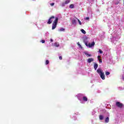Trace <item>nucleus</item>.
<instances>
[{
	"label": "nucleus",
	"instance_id": "f257e3e1",
	"mask_svg": "<svg viewBox=\"0 0 124 124\" xmlns=\"http://www.w3.org/2000/svg\"><path fill=\"white\" fill-rule=\"evenodd\" d=\"M97 73L98 74H99L101 79L102 80H105V75H104V73L103 72V71L101 70L100 68H98L97 70Z\"/></svg>",
	"mask_w": 124,
	"mask_h": 124
},
{
	"label": "nucleus",
	"instance_id": "f03ea898",
	"mask_svg": "<svg viewBox=\"0 0 124 124\" xmlns=\"http://www.w3.org/2000/svg\"><path fill=\"white\" fill-rule=\"evenodd\" d=\"M58 21H59V18L56 17L52 24V30H55V29L57 28V25H58Z\"/></svg>",
	"mask_w": 124,
	"mask_h": 124
},
{
	"label": "nucleus",
	"instance_id": "7ed1b4c3",
	"mask_svg": "<svg viewBox=\"0 0 124 124\" xmlns=\"http://www.w3.org/2000/svg\"><path fill=\"white\" fill-rule=\"evenodd\" d=\"M115 105L118 108H122L124 107V104L120 102H116Z\"/></svg>",
	"mask_w": 124,
	"mask_h": 124
},
{
	"label": "nucleus",
	"instance_id": "20e7f679",
	"mask_svg": "<svg viewBox=\"0 0 124 124\" xmlns=\"http://www.w3.org/2000/svg\"><path fill=\"white\" fill-rule=\"evenodd\" d=\"M54 19H55V16H52L51 17H50L49 18L48 21L47 22V24L48 25H50V24H52V22H53V20H54Z\"/></svg>",
	"mask_w": 124,
	"mask_h": 124
},
{
	"label": "nucleus",
	"instance_id": "39448f33",
	"mask_svg": "<svg viewBox=\"0 0 124 124\" xmlns=\"http://www.w3.org/2000/svg\"><path fill=\"white\" fill-rule=\"evenodd\" d=\"M94 44H95L94 42H93L92 43H89L88 47H89V48H91V47H93V46H94Z\"/></svg>",
	"mask_w": 124,
	"mask_h": 124
},
{
	"label": "nucleus",
	"instance_id": "423d86ee",
	"mask_svg": "<svg viewBox=\"0 0 124 124\" xmlns=\"http://www.w3.org/2000/svg\"><path fill=\"white\" fill-rule=\"evenodd\" d=\"M94 59L93 58H89L87 60V62L89 63H91V62H93Z\"/></svg>",
	"mask_w": 124,
	"mask_h": 124
},
{
	"label": "nucleus",
	"instance_id": "0eeeda50",
	"mask_svg": "<svg viewBox=\"0 0 124 124\" xmlns=\"http://www.w3.org/2000/svg\"><path fill=\"white\" fill-rule=\"evenodd\" d=\"M70 2V0H66L65 1L64 3H63L62 5L63 6H64V4H67L68 3H69Z\"/></svg>",
	"mask_w": 124,
	"mask_h": 124
},
{
	"label": "nucleus",
	"instance_id": "6e6552de",
	"mask_svg": "<svg viewBox=\"0 0 124 124\" xmlns=\"http://www.w3.org/2000/svg\"><path fill=\"white\" fill-rule=\"evenodd\" d=\"M97 67H98V64L97 63H95L94 64V70H96L97 69Z\"/></svg>",
	"mask_w": 124,
	"mask_h": 124
},
{
	"label": "nucleus",
	"instance_id": "1a4fd4ad",
	"mask_svg": "<svg viewBox=\"0 0 124 124\" xmlns=\"http://www.w3.org/2000/svg\"><path fill=\"white\" fill-rule=\"evenodd\" d=\"M99 120H100L101 121H102V120L104 119V117L102 115H100L99 116Z\"/></svg>",
	"mask_w": 124,
	"mask_h": 124
},
{
	"label": "nucleus",
	"instance_id": "9d476101",
	"mask_svg": "<svg viewBox=\"0 0 124 124\" xmlns=\"http://www.w3.org/2000/svg\"><path fill=\"white\" fill-rule=\"evenodd\" d=\"M105 122L106 124H108V123H109V117H107L105 119Z\"/></svg>",
	"mask_w": 124,
	"mask_h": 124
},
{
	"label": "nucleus",
	"instance_id": "9b49d317",
	"mask_svg": "<svg viewBox=\"0 0 124 124\" xmlns=\"http://www.w3.org/2000/svg\"><path fill=\"white\" fill-rule=\"evenodd\" d=\"M72 24H73V25H76V19H73L72 20Z\"/></svg>",
	"mask_w": 124,
	"mask_h": 124
},
{
	"label": "nucleus",
	"instance_id": "f8f14e48",
	"mask_svg": "<svg viewBox=\"0 0 124 124\" xmlns=\"http://www.w3.org/2000/svg\"><path fill=\"white\" fill-rule=\"evenodd\" d=\"M83 101H88V98L86 96L83 97Z\"/></svg>",
	"mask_w": 124,
	"mask_h": 124
},
{
	"label": "nucleus",
	"instance_id": "ddd939ff",
	"mask_svg": "<svg viewBox=\"0 0 124 124\" xmlns=\"http://www.w3.org/2000/svg\"><path fill=\"white\" fill-rule=\"evenodd\" d=\"M54 46H55V47H59L60 46V44L59 43H55Z\"/></svg>",
	"mask_w": 124,
	"mask_h": 124
},
{
	"label": "nucleus",
	"instance_id": "4468645a",
	"mask_svg": "<svg viewBox=\"0 0 124 124\" xmlns=\"http://www.w3.org/2000/svg\"><path fill=\"white\" fill-rule=\"evenodd\" d=\"M65 31V29L64 28H61L59 30V31Z\"/></svg>",
	"mask_w": 124,
	"mask_h": 124
},
{
	"label": "nucleus",
	"instance_id": "2eb2a0df",
	"mask_svg": "<svg viewBox=\"0 0 124 124\" xmlns=\"http://www.w3.org/2000/svg\"><path fill=\"white\" fill-rule=\"evenodd\" d=\"M74 7V4H71L69 5V8L72 9Z\"/></svg>",
	"mask_w": 124,
	"mask_h": 124
},
{
	"label": "nucleus",
	"instance_id": "dca6fc26",
	"mask_svg": "<svg viewBox=\"0 0 124 124\" xmlns=\"http://www.w3.org/2000/svg\"><path fill=\"white\" fill-rule=\"evenodd\" d=\"M81 32L83 33V34H86V31L84 30V29H81Z\"/></svg>",
	"mask_w": 124,
	"mask_h": 124
},
{
	"label": "nucleus",
	"instance_id": "f3484780",
	"mask_svg": "<svg viewBox=\"0 0 124 124\" xmlns=\"http://www.w3.org/2000/svg\"><path fill=\"white\" fill-rule=\"evenodd\" d=\"M78 45L79 47V48H80V49H83V46H81V45L80 44V43H79V42L78 43Z\"/></svg>",
	"mask_w": 124,
	"mask_h": 124
},
{
	"label": "nucleus",
	"instance_id": "a211bd4d",
	"mask_svg": "<svg viewBox=\"0 0 124 124\" xmlns=\"http://www.w3.org/2000/svg\"><path fill=\"white\" fill-rule=\"evenodd\" d=\"M84 54L86 56H88V57H91L92 55L89 54L87 52H84Z\"/></svg>",
	"mask_w": 124,
	"mask_h": 124
},
{
	"label": "nucleus",
	"instance_id": "6ab92c4d",
	"mask_svg": "<svg viewBox=\"0 0 124 124\" xmlns=\"http://www.w3.org/2000/svg\"><path fill=\"white\" fill-rule=\"evenodd\" d=\"M106 76H108L110 75V72H106Z\"/></svg>",
	"mask_w": 124,
	"mask_h": 124
},
{
	"label": "nucleus",
	"instance_id": "aec40b11",
	"mask_svg": "<svg viewBox=\"0 0 124 124\" xmlns=\"http://www.w3.org/2000/svg\"><path fill=\"white\" fill-rule=\"evenodd\" d=\"M76 19L78 20V21L79 24L80 25H82V23H81V21H80V20H79V19H78L77 18H76Z\"/></svg>",
	"mask_w": 124,
	"mask_h": 124
},
{
	"label": "nucleus",
	"instance_id": "412c9836",
	"mask_svg": "<svg viewBox=\"0 0 124 124\" xmlns=\"http://www.w3.org/2000/svg\"><path fill=\"white\" fill-rule=\"evenodd\" d=\"M100 54H103V51L100 49L99 50Z\"/></svg>",
	"mask_w": 124,
	"mask_h": 124
},
{
	"label": "nucleus",
	"instance_id": "4be33fe9",
	"mask_svg": "<svg viewBox=\"0 0 124 124\" xmlns=\"http://www.w3.org/2000/svg\"><path fill=\"white\" fill-rule=\"evenodd\" d=\"M49 61H48V60H46V64H49Z\"/></svg>",
	"mask_w": 124,
	"mask_h": 124
},
{
	"label": "nucleus",
	"instance_id": "5701e85b",
	"mask_svg": "<svg viewBox=\"0 0 124 124\" xmlns=\"http://www.w3.org/2000/svg\"><path fill=\"white\" fill-rule=\"evenodd\" d=\"M51 6H54V5H55V3H51L50 4Z\"/></svg>",
	"mask_w": 124,
	"mask_h": 124
},
{
	"label": "nucleus",
	"instance_id": "b1692460",
	"mask_svg": "<svg viewBox=\"0 0 124 124\" xmlns=\"http://www.w3.org/2000/svg\"><path fill=\"white\" fill-rule=\"evenodd\" d=\"M98 60L99 61V62H102V60L101 59H98Z\"/></svg>",
	"mask_w": 124,
	"mask_h": 124
},
{
	"label": "nucleus",
	"instance_id": "393cba45",
	"mask_svg": "<svg viewBox=\"0 0 124 124\" xmlns=\"http://www.w3.org/2000/svg\"><path fill=\"white\" fill-rule=\"evenodd\" d=\"M41 42H42V43H45V40H42Z\"/></svg>",
	"mask_w": 124,
	"mask_h": 124
},
{
	"label": "nucleus",
	"instance_id": "a878e982",
	"mask_svg": "<svg viewBox=\"0 0 124 124\" xmlns=\"http://www.w3.org/2000/svg\"><path fill=\"white\" fill-rule=\"evenodd\" d=\"M97 58H98V60H99V59H100V58H101V56H100V55H98L97 56Z\"/></svg>",
	"mask_w": 124,
	"mask_h": 124
},
{
	"label": "nucleus",
	"instance_id": "bb28decb",
	"mask_svg": "<svg viewBox=\"0 0 124 124\" xmlns=\"http://www.w3.org/2000/svg\"><path fill=\"white\" fill-rule=\"evenodd\" d=\"M59 59H60V60H62V56H59Z\"/></svg>",
	"mask_w": 124,
	"mask_h": 124
},
{
	"label": "nucleus",
	"instance_id": "cd10ccee",
	"mask_svg": "<svg viewBox=\"0 0 124 124\" xmlns=\"http://www.w3.org/2000/svg\"><path fill=\"white\" fill-rule=\"evenodd\" d=\"M90 19V17H86V20H89Z\"/></svg>",
	"mask_w": 124,
	"mask_h": 124
},
{
	"label": "nucleus",
	"instance_id": "c85d7f7f",
	"mask_svg": "<svg viewBox=\"0 0 124 124\" xmlns=\"http://www.w3.org/2000/svg\"><path fill=\"white\" fill-rule=\"evenodd\" d=\"M85 45H86V46H88V43H85Z\"/></svg>",
	"mask_w": 124,
	"mask_h": 124
},
{
	"label": "nucleus",
	"instance_id": "c756f323",
	"mask_svg": "<svg viewBox=\"0 0 124 124\" xmlns=\"http://www.w3.org/2000/svg\"><path fill=\"white\" fill-rule=\"evenodd\" d=\"M50 41H51V42H53V39H51Z\"/></svg>",
	"mask_w": 124,
	"mask_h": 124
},
{
	"label": "nucleus",
	"instance_id": "7c9ffc66",
	"mask_svg": "<svg viewBox=\"0 0 124 124\" xmlns=\"http://www.w3.org/2000/svg\"><path fill=\"white\" fill-rule=\"evenodd\" d=\"M115 4H118V3H115Z\"/></svg>",
	"mask_w": 124,
	"mask_h": 124
}]
</instances>
